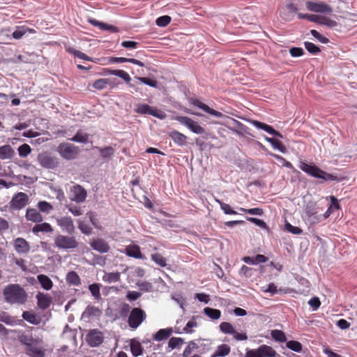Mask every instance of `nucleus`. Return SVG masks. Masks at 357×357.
Masks as SVG:
<instances>
[{
	"mask_svg": "<svg viewBox=\"0 0 357 357\" xmlns=\"http://www.w3.org/2000/svg\"><path fill=\"white\" fill-rule=\"evenodd\" d=\"M184 343V340L181 337H171L168 342V346L174 349Z\"/></svg>",
	"mask_w": 357,
	"mask_h": 357,
	"instance_id": "nucleus-52",
	"label": "nucleus"
},
{
	"mask_svg": "<svg viewBox=\"0 0 357 357\" xmlns=\"http://www.w3.org/2000/svg\"><path fill=\"white\" fill-rule=\"evenodd\" d=\"M252 124L255 126L257 128L262 129L267 132L268 133L279 137H282V135L277 130H275L274 128H273L271 126H270L268 124H266L264 123L258 121H252Z\"/></svg>",
	"mask_w": 357,
	"mask_h": 357,
	"instance_id": "nucleus-26",
	"label": "nucleus"
},
{
	"mask_svg": "<svg viewBox=\"0 0 357 357\" xmlns=\"http://www.w3.org/2000/svg\"><path fill=\"white\" fill-rule=\"evenodd\" d=\"M299 168L307 174L308 175L317 178H321L324 181H340L342 179H338L337 177L333 174H328L317 166L310 165L304 161H301L299 165Z\"/></svg>",
	"mask_w": 357,
	"mask_h": 357,
	"instance_id": "nucleus-1",
	"label": "nucleus"
},
{
	"mask_svg": "<svg viewBox=\"0 0 357 357\" xmlns=\"http://www.w3.org/2000/svg\"><path fill=\"white\" fill-rule=\"evenodd\" d=\"M4 299L10 304H24L27 300L26 291H3Z\"/></svg>",
	"mask_w": 357,
	"mask_h": 357,
	"instance_id": "nucleus-8",
	"label": "nucleus"
},
{
	"mask_svg": "<svg viewBox=\"0 0 357 357\" xmlns=\"http://www.w3.org/2000/svg\"><path fill=\"white\" fill-rule=\"evenodd\" d=\"M119 279H120V273L119 272L106 273L103 276V280L105 282H108L109 283L117 282L119 280Z\"/></svg>",
	"mask_w": 357,
	"mask_h": 357,
	"instance_id": "nucleus-47",
	"label": "nucleus"
},
{
	"mask_svg": "<svg viewBox=\"0 0 357 357\" xmlns=\"http://www.w3.org/2000/svg\"><path fill=\"white\" fill-rule=\"evenodd\" d=\"M54 229L50 224L47 222L38 223L32 228V231L35 234H38L40 232L43 233H52Z\"/></svg>",
	"mask_w": 357,
	"mask_h": 357,
	"instance_id": "nucleus-27",
	"label": "nucleus"
},
{
	"mask_svg": "<svg viewBox=\"0 0 357 357\" xmlns=\"http://www.w3.org/2000/svg\"><path fill=\"white\" fill-rule=\"evenodd\" d=\"M89 244L94 250L100 253H106L110 249L109 244L104 239L100 238H93L90 241Z\"/></svg>",
	"mask_w": 357,
	"mask_h": 357,
	"instance_id": "nucleus-17",
	"label": "nucleus"
},
{
	"mask_svg": "<svg viewBox=\"0 0 357 357\" xmlns=\"http://www.w3.org/2000/svg\"><path fill=\"white\" fill-rule=\"evenodd\" d=\"M239 273L241 275L250 278L253 274V268L245 265H243L239 271Z\"/></svg>",
	"mask_w": 357,
	"mask_h": 357,
	"instance_id": "nucleus-59",
	"label": "nucleus"
},
{
	"mask_svg": "<svg viewBox=\"0 0 357 357\" xmlns=\"http://www.w3.org/2000/svg\"><path fill=\"white\" fill-rule=\"evenodd\" d=\"M56 223L63 231H66L69 234L75 233V227L74 226L73 219L70 217L63 216L57 218Z\"/></svg>",
	"mask_w": 357,
	"mask_h": 357,
	"instance_id": "nucleus-13",
	"label": "nucleus"
},
{
	"mask_svg": "<svg viewBox=\"0 0 357 357\" xmlns=\"http://www.w3.org/2000/svg\"><path fill=\"white\" fill-rule=\"evenodd\" d=\"M37 206L40 212L48 214L51 211L53 210V206L51 204L46 201H40Z\"/></svg>",
	"mask_w": 357,
	"mask_h": 357,
	"instance_id": "nucleus-42",
	"label": "nucleus"
},
{
	"mask_svg": "<svg viewBox=\"0 0 357 357\" xmlns=\"http://www.w3.org/2000/svg\"><path fill=\"white\" fill-rule=\"evenodd\" d=\"M15 151L10 145H3L0 146V158L10 159L13 157Z\"/></svg>",
	"mask_w": 357,
	"mask_h": 357,
	"instance_id": "nucleus-31",
	"label": "nucleus"
},
{
	"mask_svg": "<svg viewBox=\"0 0 357 357\" xmlns=\"http://www.w3.org/2000/svg\"><path fill=\"white\" fill-rule=\"evenodd\" d=\"M130 351L133 356L138 357L143 354L144 348L141 343L136 339H132L130 342Z\"/></svg>",
	"mask_w": 357,
	"mask_h": 357,
	"instance_id": "nucleus-28",
	"label": "nucleus"
},
{
	"mask_svg": "<svg viewBox=\"0 0 357 357\" xmlns=\"http://www.w3.org/2000/svg\"><path fill=\"white\" fill-rule=\"evenodd\" d=\"M151 259L158 265L161 267H165L167 266L166 259L160 253L152 254Z\"/></svg>",
	"mask_w": 357,
	"mask_h": 357,
	"instance_id": "nucleus-43",
	"label": "nucleus"
},
{
	"mask_svg": "<svg viewBox=\"0 0 357 357\" xmlns=\"http://www.w3.org/2000/svg\"><path fill=\"white\" fill-rule=\"evenodd\" d=\"M257 349L261 357H275L277 354L271 347L266 344L261 345Z\"/></svg>",
	"mask_w": 357,
	"mask_h": 357,
	"instance_id": "nucleus-30",
	"label": "nucleus"
},
{
	"mask_svg": "<svg viewBox=\"0 0 357 357\" xmlns=\"http://www.w3.org/2000/svg\"><path fill=\"white\" fill-rule=\"evenodd\" d=\"M192 104H193V105L202 109L205 112H206L213 116L220 118L223 116L222 113H221L220 112L216 111V110L209 107L207 105H206L205 103L202 102V101H200L199 100H193Z\"/></svg>",
	"mask_w": 357,
	"mask_h": 357,
	"instance_id": "nucleus-22",
	"label": "nucleus"
},
{
	"mask_svg": "<svg viewBox=\"0 0 357 357\" xmlns=\"http://www.w3.org/2000/svg\"><path fill=\"white\" fill-rule=\"evenodd\" d=\"M28 196L24 192H18L12 199L10 207L13 209L20 210L24 208L28 203Z\"/></svg>",
	"mask_w": 357,
	"mask_h": 357,
	"instance_id": "nucleus-14",
	"label": "nucleus"
},
{
	"mask_svg": "<svg viewBox=\"0 0 357 357\" xmlns=\"http://www.w3.org/2000/svg\"><path fill=\"white\" fill-rule=\"evenodd\" d=\"M88 138L89 135L78 131L71 140L76 142L84 143L87 142Z\"/></svg>",
	"mask_w": 357,
	"mask_h": 357,
	"instance_id": "nucleus-53",
	"label": "nucleus"
},
{
	"mask_svg": "<svg viewBox=\"0 0 357 357\" xmlns=\"http://www.w3.org/2000/svg\"><path fill=\"white\" fill-rule=\"evenodd\" d=\"M216 202L220 204L221 209L224 211L225 214L235 215L237 213L236 211L233 210L228 204L224 203L218 199H216Z\"/></svg>",
	"mask_w": 357,
	"mask_h": 357,
	"instance_id": "nucleus-51",
	"label": "nucleus"
},
{
	"mask_svg": "<svg viewBox=\"0 0 357 357\" xmlns=\"http://www.w3.org/2000/svg\"><path fill=\"white\" fill-rule=\"evenodd\" d=\"M37 304L40 309L46 310L48 308L52 303V297L39 291L36 296Z\"/></svg>",
	"mask_w": 357,
	"mask_h": 357,
	"instance_id": "nucleus-21",
	"label": "nucleus"
},
{
	"mask_svg": "<svg viewBox=\"0 0 357 357\" xmlns=\"http://www.w3.org/2000/svg\"><path fill=\"white\" fill-rule=\"evenodd\" d=\"M271 336L273 339L279 342H287V337L285 333L280 330L271 331Z\"/></svg>",
	"mask_w": 357,
	"mask_h": 357,
	"instance_id": "nucleus-39",
	"label": "nucleus"
},
{
	"mask_svg": "<svg viewBox=\"0 0 357 357\" xmlns=\"http://www.w3.org/2000/svg\"><path fill=\"white\" fill-rule=\"evenodd\" d=\"M286 347L290 350L296 352H301L303 349L302 344L296 340L287 341Z\"/></svg>",
	"mask_w": 357,
	"mask_h": 357,
	"instance_id": "nucleus-41",
	"label": "nucleus"
},
{
	"mask_svg": "<svg viewBox=\"0 0 357 357\" xmlns=\"http://www.w3.org/2000/svg\"><path fill=\"white\" fill-rule=\"evenodd\" d=\"M173 330L172 328L160 329L153 335V339L156 341H161L168 338L172 333Z\"/></svg>",
	"mask_w": 357,
	"mask_h": 357,
	"instance_id": "nucleus-32",
	"label": "nucleus"
},
{
	"mask_svg": "<svg viewBox=\"0 0 357 357\" xmlns=\"http://www.w3.org/2000/svg\"><path fill=\"white\" fill-rule=\"evenodd\" d=\"M105 74L115 75L123 79L130 87L134 88V85L130 83L131 77L129 74L123 70H111L109 68L104 69Z\"/></svg>",
	"mask_w": 357,
	"mask_h": 357,
	"instance_id": "nucleus-19",
	"label": "nucleus"
},
{
	"mask_svg": "<svg viewBox=\"0 0 357 357\" xmlns=\"http://www.w3.org/2000/svg\"><path fill=\"white\" fill-rule=\"evenodd\" d=\"M169 137L174 141L175 144L180 146L186 144L188 137L183 133L177 131L172 130L168 133Z\"/></svg>",
	"mask_w": 357,
	"mask_h": 357,
	"instance_id": "nucleus-24",
	"label": "nucleus"
},
{
	"mask_svg": "<svg viewBox=\"0 0 357 357\" xmlns=\"http://www.w3.org/2000/svg\"><path fill=\"white\" fill-rule=\"evenodd\" d=\"M110 61L113 63H131L135 65H137L141 67L144 66V63L139 60L132 59V58H126V57H111Z\"/></svg>",
	"mask_w": 357,
	"mask_h": 357,
	"instance_id": "nucleus-29",
	"label": "nucleus"
},
{
	"mask_svg": "<svg viewBox=\"0 0 357 357\" xmlns=\"http://www.w3.org/2000/svg\"><path fill=\"white\" fill-rule=\"evenodd\" d=\"M38 161L42 167L47 169H54L59 165L58 159L47 152L40 153Z\"/></svg>",
	"mask_w": 357,
	"mask_h": 357,
	"instance_id": "nucleus-10",
	"label": "nucleus"
},
{
	"mask_svg": "<svg viewBox=\"0 0 357 357\" xmlns=\"http://www.w3.org/2000/svg\"><path fill=\"white\" fill-rule=\"evenodd\" d=\"M229 352L230 347L227 344H223L218 347L217 350L211 357H225L227 356Z\"/></svg>",
	"mask_w": 357,
	"mask_h": 357,
	"instance_id": "nucleus-33",
	"label": "nucleus"
},
{
	"mask_svg": "<svg viewBox=\"0 0 357 357\" xmlns=\"http://www.w3.org/2000/svg\"><path fill=\"white\" fill-rule=\"evenodd\" d=\"M103 334L98 329L91 330L86 336V340L92 347H98L103 342Z\"/></svg>",
	"mask_w": 357,
	"mask_h": 357,
	"instance_id": "nucleus-12",
	"label": "nucleus"
},
{
	"mask_svg": "<svg viewBox=\"0 0 357 357\" xmlns=\"http://www.w3.org/2000/svg\"><path fill=\"white\" fill-rule=\"evenodd\" d=\"M54 245L63 250L75 249L78 246V242L73 236L57 235L54 238Z\"/></svg>",
	"mask_w": 357,
	"mask_h": 357,
	"instance_id": "nucleus-6",
	"label": "nucleus"
},
{
	"mask_svg": "<svg viewBox=\"0 0 357 357\" xmlns=\"http://www.w3.org/2000/svg\"><path fill=\"white\" fill-rule=\"evenodd\" d=\"M14 248L20 254H26L30 251V245L24 238L18 237L14 240Z\"/></svg>",
	"mask_w": 357,
	"mask_h": 357,
	"instance_id": "nucleus-18",
	"label": "nucleus"
},
{
	"mask_svg": "<svg viewBox=\"0 0 357 357\" xmlns=\"http://www.w3.org/2000/svg\"><path fill=\"white\" fill-rule=\"evenodd\" d=\"M135 79L139 80L140 82L149 85L151 87L156 88L158 86V82L155 79L143 77H135Z\"/></svg>",
	"mask_w": 357,
	"mask_h": 357,
	"instance_id": "nucleus-54",
	"label": "nucleus"
},
{
	"mask_svg": "<svg viewBox=\"0 0 357 357\" xmlns=\"http://www.w3.org/2000/svg\"><path fill=\"white\" fill-rule=\"evenodd\" d=\"M130 306L127 303L122 304L121 309H120V315L122 317H128V314L130 313Z\"/></svg>",
	"mask_w": 357,
	"mask_h": 357,
	"instance_id": "nucleus-64",
	"label": "nucleus"
},
{
	"mask_svg": "<svg viewBox=\"0 0 357 357\" xmlns=\"http://www.w3.org/2000/svg\"><path fill=\"white\" fill-rule=\"evenodd\" d=\"M298 12V8L292 3H288L280 11V17L285 21L289 22L294 19V15Z\"/></svg>",
	"mask_w": 357,
	"mask_h": 357,
	"instance_id": "nucleus-16",
	"label": "nucleus"
},
{
	"mask_svg": "<svg viewBox=\"0 0 357 357\" xmlns=\"http://www.w3.org/2000/svg\"><path fill=\"white\" fill-rule=\"evenodd\" d=\"M125 253L126 255L135 259H144L145 257L142 255L140 247L137 245L131 244L126 247Z\"/></svg>",
	"mask_w": 357,
	"mask_h": 357,
	"instance_id": "nucleus-20",
	"label": "nucleus"
},
{
	"mask_svg": "<svg viewBox=\"0 0 357 357\" xmlns=\"http://www.w3.org/2000/svg\"><path fill=\"white\" fill-rule=\"evenodd\" d=\"M172 298L176 302L182 309H184V306L186 305L185 298L180 293H174L172 295Z\"/></svg>",
	"mask_w": 357,
	"mask_h": 357,
	"instance_id": "nucleus-50",
	"label": "nucleus"
},
{
	"mask_svg": "<svg viewBox=\"0 0 357 357\" xmlns=\"http://www.w3.org/2000/svg\"><path fill=\"white\" fill-rule=\"evenodd\" d=\"M285 228L289 232H291L294 234H301L303 232L301 228L293 226L289 222L285 224Z\"/></svg>",
	"mask_w": 357,
	"mask_h": 357,
	"instance_id": "nucleus-62",
	"label": "nucleus"
},
{
	"mask_svg": "<svg viewBox=\"0 0 357 357\" xmlns=\"http://www.w3.org/2000/svg\"><path fill=\"white\" fill-rule=\"evenodd\" d=\"M66 281L68 284L78 286L81 284V280L75 271H70L66 275Z\"/></svg>",
	"mask_w": 357,
	"mask_h": 357,
	"instance_id": "nucleus-34",
	"label": "nucleus"
},
{
	"mask_svg": "<svg viewBox=\"0 0 357 357\" xmlns=\"http://www.w3.org/2000/svg\"><path fill=\"white\" fill-rule=\"evenodd\" d=\"M310 33L312 36H313L315 38H317L319 41H320L322 43H328L329 40L321 35L317 30L312 29L310 31Z\"/></svg>",
	"mask_w": 357,
	"mask_h": 357,
	"instance_id": "nucleus-61",
	"label": "nucleus"
},
{
	"mask_svg": "<svg viewBox=\"0 0 357 357\" xmlns=\"http://www.w3.org/2000/svg\"><path fill=\"white\" fill-rule=\"evenodd\" d=\"M71 193L73 195L72 200L77 203L84 202L86 198V190L80 185H75L71 188Z\"/></svg>",
	"mask_w": 357,
	"mask_h": 357,
	"instance_id": "nucleus-15",
	"label": "nucleus"
},
{
	"mask_svg": "<svg viewBox=\"0 0 357 357\" xmlns=\"http://www.w3.org/2000/svg\"><path fill=\"white\" fill-rule=\"evenodd\" d=\"M135 111L139 114H149L160 119H163L166 116L163 111L146 104H138Z\"/></svg>",
	"mask_w": 357,
	"mask_h": 357,
	"instance_id": "nucleus-7",
	"label": "nucleus"
},
{
	"mask_svg": "<svg viewBox=\"0 0 357 357\" xmlns=\"http://www.w3.org/2000/svg\"><path fill=\"white\" fill-rule=\"evenodd\" d=\"M289 53L293 57H298L304 54V50L301 47H294L289 50Z\"/></svg>",
	"mask_w": 357,
	"mask_h": 357,
	"instance_id": "nucleus-63",
	"label": "nucleus"
},
{
	"mask_svg": "<svg viewBox=\"0 0 357 357\" xmlns=\"http://www.w3.org/2000/svg\"><path fill=\"white\" fill-rule=\"evenodd\" d=\"M306 7L309 10L314 13L330 14L333 12L332 7L322 1H307Z\"/></svg>",
	"mask_w": 357,
	"mask_h": 357,
	"instance_id": "nucleus-11",
	"label": "nucleus"
},
{
	"mask_svg": "<svg viewBox=\"0 0 357 357\" xmlns=\"http://www.w3.org/2000/svg\"><path fill=\"white\" fill-rule=\"evenodd\" d=\"M239 211L250 214V215H261L264 213V211L262 208H249L246 209L244 208H239Z\"/></svg>",
	"mask_w": 357,
	"mask_h": 357,
	"instance_id": "nucleus-57",
	"label": "nucleus"
},
{
	"mask_svg": "<svg viewBox=\"0 0 357 357\" xmlns=\"http://www.w3.org/2000/svg\"><path fill=\"white\" fill-rule=\"evenodd\" d=\"M22 318L30 324L37 325L40 323V321L37 319L36 315L31 312L24 311L22 313Z\"/></svg>",
	"mask_w": 357,
	"mask_h": 357,
	"instance_id": "nucleus-38",
	"label": "nucleus"
},
{
	"mask_svg": "<svg viewBox=\"0 0 357 357\" xmlns=\"http://www.w3.org/2000/svg\"><path fill=\"white\" fill-rule=\"evenodd\" d=\"M146 317V314L143 310L139 307H134L128 316V326L132 329H136L145 320Z\"/></svg>",
	"mask_w": 357,
	"mask_h": 357,
	"instance_id": "nucleus-5",
	"label": "nucleus"
},
{
	"mask_svg": "<svg viewBox=\"0 0 357 357\" xmlns=\"http://www.w3.org/2000/svg\"><path fill=\"white\" fill-rule=\"evenodd\" d=\"M197 349H198V345L194 341H190L188 347L183 351V357H188L191 353Z\"/></svg>",
	"mask_w": 357,
	"mask_h": 357,
	"instance_id": "nucleus-55",
	"label": "nucleus"
},
{
	"mask_svg": "<svg viewBox=\"0 0 357 357\" xmlns=\"http://www.w3.org/2000/svg\"><path fill=\"white\" fill-rule=\"evenodd\" d=\"M38 280L41 287L45 290H49L52 287V282L49 277L45 275H39Z\"/></svg>",
	"mask_w": 357,
	"mask_h": 357,
	"instance_id": "nucleus-36",
	"label": "nucleus"
},
{
	"mask_svg": "<svg viewBox=\"0 0 357 357\" xmlns=\"http://www.w3.org/2000/svg\"><path fill=\"white\" fill-rule=\"evenodd\" d=\"M204 312L207 317L213 320L218 319L221 316V312L220 310L208 307L204 309Z\"/></svg>",
	"mask_w": 357,
	"mask_h": 357,
	"instance_id": "nucleus-35",
	"label": "nucleus"
},
{
	"mask_svg": "<svg viewBox=\"0 0 357 357\" xmlns=\"http://www.w3.org/2000/svg\"><path fill=\"white\" fill-rule=\"evenodd\" d=\"M57 151L63 158L67 160L75 159L79 153V149L77 146L65 142L61 143L59 145Z\"/></svg>",
	"mask_w": 357,
	"mask_h": 357,
	"instance_id": "nucleus-4",
	"label": "nucleus"
},
{
	"mask_svg": "<svg viewBox=\"0 0 357 357\" xmlns=\"http://www.w3.org/2000/svg\"><path fill=\"white\" fill-rule=\"evenodd\" d=\"M171 22V17L168 15H163L161 17H159L156 20V24L159 26H167Z\"/></svg>",
	"mask_w": 357,
	"mask_h": 357,
	"instance_id": "nucleus-58",
	"label": "nucleus"
},
{
	"mask_svg": "<svg viewBox=\"0 0 357 357\" xmlns=\"http://www.w3.org/2000/svg\"><path fill=\"white\" fill-rule=\"evenodd\" d=\"M175 119L181 124L188 127L194 133L203 134L205 132L204 128L199 126L197 122L193 121L192 119L188 116H176Z\"/></svg>",
	"mask_w": 357,
	"mask_h": 357,
	"instance_id": "nucleus-9",
	"label": "nucleus"
},
{
	"mask_svg": "<svg viewBox=\"0 0 357 357\" xmlns=\"http://www.w3.org/2000/svg\"><path fill=\"white\" fill-rule=\"evenodd\" d=\"M198 326L197 322L196 321V317H192V319L187 323L183 331L187 333H192L193 331L191 330L193 327H197Z\"/></svg>",
	"mask_w": 357,
	"mask_h": 357,
	"instance_id": "nucleus-56",
	"label": "nucleus"
},
{
	"mask_svg": "<svg viewBox=\"0 0 357 357\" xmlns=\"http://www.w3.org/2000/svg\"><path fill=\"white\" fill-rule=\"evenodd\" d=\"M31 152V146L27 144H24L19 146L18 153L20 157L25 158Z\"/></svg>",
	"mask_w": 357,
	"mask_h": 357,
	"instance_id": "nucleus-49",
	"label": "nucleus"
},
{
	"mask_svg": "<svg viewBox=\"0 0 357 357\" xmlns=\"http://www.w3.org/2000/svg\"><path fill=\"white\" fill-rule=\"evenodd\" d=\"M318 24L325 25L328 27L333 28L337 25V23L336 21H335L328 17H326L324 15H319V18L318 20Z\"/></svg>",
	"mask_w": 357,
	"mask_h": 357,
	"instance_id": "nucleus-37",
	"label": "nucleus"
},
{
	"mask_svg": "<svg viewBox=\"0 0 357 357\" xmlns=\"http://www.w3.org/2000/svg\"><path fill=\"white\" fill-rule=\"evenodd\" d=\"M109 84V79L101 78L96 80L92 86L97 90H102Z\"/></svg>",
	"mask_w": 357,
	"mask_h": 357,
	"instance_id": "nucleus-44",
	"label": "nucleus"
},
{
	"mask_svg": "<svg viewBox=\"0 0 357 357\" xmlns=\"http://www.w3.org/2000/svg\"><path fill=\"white\" fill-rule=\"evenodd\" d=\"M96 149H98L100 155L103 158H107L110 156H112L114 154V150L112 146H106L104 148H99L96 147Z\"/></svg>",
	"mask_w": 357,
	"mask_h": 357,
	"instance_id": "nucleus-48",
	"label": "nucleus"
},
{
	"mask_svg": "<svg viewBox=\"0 0 357 357\" xmlns=\"http://www.w3.org/2000/svg\"><path fill=\"white\" fill-rule=\"evenodd\" d=\"M20 342L26 347V352L33 357H44L43 352L36 347L37 340L33 339L31 335L22 334L19 337Z\"/></svg>",
	"mask_w": 357,
	"mask_h": 357,
	"instance_id": "nucleus-2",
	"label": "nucleus"
},
{
	"mask_svg": "<svg viewBox=\"0 0 357 357\" xmlns=\"http://www.w3.org/2000/svg\"><path fill=\"white\" fill-rule=\"evenodd\" d=\"M322 209L317 206L315 202H308L305 208V214L311 224H317L322 221Z\"/></svg>",
	"mask_w": 357,
	"mask_h": 357,
	"instance_id": "nucleus-3",
	"label": "nucleus"
},
{
	"mask_svg": "<svg viewBox=\"0 0 357 357\" xmlns=\"http://www.w3.org/2000/svg\"><path fill=\"white\" fill-rule=\"evenodd\" d=\"M26 218L29 221L39 223L43 220V217L36 208H28L26 211Z\"/></svg>",
	"mask_w": 357,
	"mask_h": 357,
	"instance_id": "nucleus-23",
	"label": "nucleus"
},
{
	"mask_svg": "<svg viewBox=\"0 0 357 357\" xmlns=\"http://www.w3.org/2000/svg\"><path fill=\"white\" fill-rule=\"evenodd\" d=\"M66 51L68 53L73 54L75 56L78 57L79 59H83L85 61H92V59L91 57H89V56H87L86 54H84L79 50H76L73 47L66 48Z\"/></svg>",
	"mask_w": 357,
	"mask_h": 357,
	"instance_id": "nucleus-40",
	"label": "nucleus"
},
{
	"mask_svg": "<svg viewBox=\"0 0 357 357\" xmlns=\"http://www.w3.org/2000/svg\"><path fill=\"white\" fill-rule=\"evenodd\" d=\"M304 45L305 49L312 54H318L321 50L320 48L311 42H305Z\"/></svg>",
	"mask_w": 357,
	"mask_h": 357,
	"instance_id": "nucleus-45",
	"label": "nucleus"
},
{
	"mask_svg": "<svg viewBox=\"0 0 357 357\" xmlns=\"http://www.w3.org/2000/svg\"><path fill=\"white\" fill-rule=\"evenodd\" d=\"M220 329L222 332L226 334H232L235 333V329L233 326L229 322H222L220 325Z\"/></svg>",
	"mask_w": 357,
	"mask_h": 357,
	"instance_id": "nucleus-46",
	"label": "nucleus"
},
{
	"mask_svg": "<svg viewBox=\"0 0 357 357\" xmlns=\"http://www.w3.org/2000/svg\"><path fill=\"white\" fill-rule=\"evenodd\" d=\"M308 304L313 311H316L320 307L321 301L318 297L314 296L308 301Z\"/></svg>",
	"mask_w": 357,
	"mask_h": 357,
	"instance_id": "nucleus-60",
	"label": "nucleus"
},
{
	"mask_svg": "<svg viewBox=\"0 0 357 357\" xmlns=\"http://www.w3.org/2000/svg\"><path fill=\"white\" fill-rule=\"evenodd\" d=\"M88 21L91 24L99 27L101 30H107L112 33H117L119 31L118 27L104 22H99L95 19L91 18L89 19Z\"/></svg>",
	"mask_w": 357,
	"mask_h": 357,
	"instance_id": "nucleus-25",
	"label": "nucleus"
}]
</instances>
